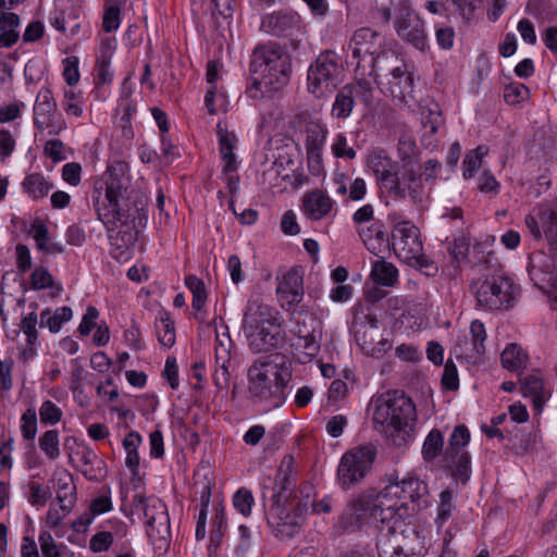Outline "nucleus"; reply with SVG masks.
Wrapping results in <instances>:
<instances>
[{
	"label": "nucleus",
	"instance_id": "f257e3e1",
	"mask_svg": "<svg viewBox=\"0 0 557 557\" xmlns=\"http://www.w3.org/2000/svg\"><path fill=\"white\" fill-rule=\"evenodd\" d=\"M92 201L98 219L109 231L119 224L126 225L145 206L132 187L124 162L108 166L102 178L95 183Z\"/></svg>",
	"mask_w": 557,
	"mask_h": 557
},
{
	"label": "nucleus",
	"instance_id": "f03ea898",
	"mask_svg": "<svg viewBox=\"0 0 557 557\" xmlns=\"http://www.w3.org/2000/svg\"><path fill=\"white\" fill-rule=\"evenodd\" d=\"M252 82L246 94L251 99L272 98L288 83L292 71L289 54L276 42L255 48L250 63Z\"/></svg>",
	"mask_w": 557,
	"mask_h": 557
},
{
	"label": "nucleus",
	"instance_id": "7ed1b4c3",
	"mask_svg": "<svg viewBox=\"0 0 557 557\" xmlns=\"http://www.w3.org/2000/svg\"><path fill=\"white\" fill-rule=\"evenodd\" d=\"M242 330L253 354L276 349L285 339L280 312L258 298L248 299Z\"/></svg>",
	"mask_w": 557,
	"mask_h": 557
},
{
	"label": "nucleus",
	"instance_id": "20e7f679",
	"mask_svg": "<svg viewBox=\"0 0 557 557\" xmlns=\"http://www.w3.org/2000/svg\"><path fill=\"white\" fill-rule=\"evenodd\" d=\"M373 423L387 436L398 437L400 445L411 437L416 424L413 401L398 392H387L373 400Z\"/></svg>",
	"mask_w": 557,
	"mask_h": 557
},
{
	"label": "nucleus",
	"instance_id": "39448f33",
	"mask_svg": "<svg viewBox=\"0 0 557 557\" xmlns=\"http://www.w3.org/2000/svg\"><path fill=\"white\" fill-rule=\"evenodd\" d=\"M369 76H374L383 90L394 99L408 101L413 99V76L396 52L384 50L369 61Z\"/></svg>",
	"mask_w": 557,
	"mask_h": 557
},
{
	"label": "nucleus",
	"instance_id": "423d86ee",
	"mask_svg": "<svg viewBox=\"0 0 557 557\" xmlns=\"http://www.w3.org/2000/svg\"><path fill=\"white\" fill-rule=\"evenodd\" d=\"M478 307L487 311L509 310L520 295V288L509 276L492 273L482 274L470 285Z\"/></svg>",
	"mask_w": 557,
	"mask_h": 557
},
{
	"label": "nucleus",
	"instance_id": "0eeeda50",
	"mask_svg": "<svg viewBox=\"0 0 557 557\" xmlns=\"http://www.w3.org/2000/svg\"><path fill=\"white\" fill-rule=\"evenodd\" d=\"M380 188L395 201H400L408 195L413 203L422 202L425 197L421 174L412 165L397 170V163L387 166L375 175Z\"/></svg>",
	"mask_w": 557,
	"mask_h": 557
},
{
	"label": "nucleus",
	"instance_id": "6e6552de",
	"mask_svg": "<svg viewBox=\"0 0 557 557\" xmlns=\"http://www.w3.org/2000/svg\"><path fill=\"white\" fill-rule=\"evenodd\" d=\"M304 511L305 507L296 499H289L288 494L275 493L267 511V521L272 533L281 540L292 539L300 531Z\"/></svg>",
	"mask_w": 557,
	"mask_h": 557
},
{
	"label": "nucleus",
	"instance_id": "1a4fd4ad",
	"mask_svg": "<svg viewBox=\"0 0 557 557\" xmlns=\"http://www.w3.org/2000/svg\"><path fill=\"white\" fill-rule=\"evenodd\" d=\"M376 455L377 449L371 443L348 449L342 456L337 467V481L339 486L348 491L361 484L371 472Z\"/></svg>",
	"mask_w": 557,
	"mask_h": 557
},
{
	"label": "nucleus",
	"instance_id": "9d476101",
	"mask_svg": "<svg viewBox=\"0 0 557 557\" xmlns=\"http://www.w3.org/2000/svg\"><path fill=\"white\" fill-rule=\"evenodd\" d=\"M133 505L137 511H143L146 532L152 544L158 545L159 549L166 548L171 534L166 505L157 497L139 494L134 496Z\"/></svg>",
	"mask_w": 557,
	"mask_h": 557
},
{
	"label": "nucleus",
	"instance_id": "9b49d317",
	"mask_svg": "<svg viewBox=\"0 0 557 557\" xmlns=\"http://www.w3.org/2000/svg\"><path fill=\"white\" fill-rule=\"evenodd\" d=\"M341 71L338 59L333 52L321 53L308 70L309 91L321 97L327 90L335 88L339 82Z\"/></svg>",
	"mask_w": 557,
	"mask_h": 557
},
{
	"label": "nucleus",
	"instance_id": "f8f14e48",
	"mask_svg": "<svg viewBox=\"0 0 557 557\" xmlns=\"http://www.w3.org/2000/svg\"><path fill=\"white\" fill-rule=\"evenodd\" d=\"M544 251H534L529 256L528 273L534 286L548 296L553 310H557V276L554 272V259Z\"/></svg>",
	"mask_w": 557,
	"mask_h": 557
},
{
	"label": "nucleus",
	"instance_id": "ddd939ff",
	"mask_svg": "<svg viewBox=\"0 0 557 557\" xmlns=\"http://www.w3.org/2000/svg\"><path fill=\"white\" fill-rule=\"evenodd\" d=\"M375 496L376 490L368 488L348 503L341 518V524L345 531L357 530L370 520L380 521Z\"/></svg>",
	"mask_w": 557,
	"mask_h": 557
},
{
	"label": "nucleus",
	"instance_id": "4468645a",
	"mask_svg": "<svg viewBox=\"0 0 557 557\" xmlns=\"http://www.w3.org/2000/svg\"><path fill=\"white\" fill-rule=\"evenodd\" d=\"M214 362V385L220 391L227 389L230 385L231 373L235 371L239 364L236 346L227 331L223 333L216 332Z\"/></svg>",
	"mask_w": 557,
	"mask_h": 557
},
{
	"label": "nucleus",
	"instance_id": "2eb2a0df",
	"mask_svg": "<svg viewBox=\"0 0 557 557\" xmlns=\"http://www.w3.org/2000/svg\"><path fill=\"white\" fill-rule=\"evenodd\" d=\"M383 36L369 27L357 29L348 45L352 60H356V72L369 70V61L384 50H380Z\"/></svg>",
	"mask_w": 557,
	"mask_h": 557
},
{
	"label": "nucleus",
	"instance_id": "dca6fc26",
	"mask_svg": "<svg viewBox=\"0 0 557 557\" xmlns=\"http://www.w3.org/2000/svg\"><path fill=\"white\" fill-rule=\"evenodd\" d=\"M34 125L47 129L49 135H58L65 129V121L57 115V102L48 87H41L34 106Z\"/></svg>",
	"mask_w": 557,
	"mask_h": 557
},
{
	"label": "nucleus",
	"instance_id": "f3484780",
	"mask_svg": "<svg viewBox=\"0 0 557 557\" xmlns=\"http://www.w3.org/2000/svg\"><path fill=\"white\" fill-rule=\"evenodd\" d=\"M385 482L386 485L381 491H376L375 496L380 511V521L382 523L394 521V525L391 529L395 531L396 524L410 516V511L407 503L400 502V497L397 495L398 486L388 480L387 474L385 475Z\"/></svg>",
	"mask_w": 557,
	"mask_h": 557
},
{
	"label": "nucleus",
	"instance_id": "a211bd4d",
	"mask_svg": "<svg viewBox=\"0 0 557 557\" xmlns=\"http://www.w3.org/2000/svg\"><path fill=\"white\" fill-rule=\"evenodd\" d=\"M248 392L255 403L265 406L267 410L281 407L286 400V393L280 392L278 386L267 379L251 366L248 369Z\"/></svg>",
	"mask_w": 557,
	"mask_h": 557
},
{
	"label": "nucleus",
	"instance_id": "6ab92c4d",
	"mask_svg": "<svg viewBox=\"0 0 557 557\" xmlns=\"http://www.w3.org/2000/svg\"><path fill=\"white\" fill-rule=\"evenodd\" d=\"M391 247L403 262L414 259L423 250L417 226L409 221L397 223L392 231Z\"/></svg>",
	"mask_w": 557,
	"mask_h": 557
},
{
	"label": "nucleus",
	"instance_id": "aec40b11",
	"mask_svg": "<svg viewBox=\"0 0 557 557\" xmlns=\"http://www.w3.org/2000/svg\"><path fill=\"white\" fill-rule=\"evenodd\" d=\"M397 36L420 51L428 48V36L422 18L413 10L404 9L395 20Z\"/></svg>",
	"mask_w": 557,
	"mask_h": 557
},
{
	"label": "nucleus",
	"instance_id": "412c9836",
	"mask_svg": "<svg viewBox=\"0 0 557 557\" xmlns=\"http://www.w3.org/2000/svg\"><path fill=\"white\" fill-rule=\"evenodd\" d=\"M251 367L261 371V374H267V379L277 385L280 392L285 393L293 374L292 362L287 356L271 354L255 360Z\"/></svg>",
	"mask_w": 557,
	"mask_h": 557
},
{
	"label": "nucleus",
	"instance_id": "4be33fe9",
	"mask_svg": "<svg viewBox=\"0 0 557 557\" xmlns=\"http://www.w3.org/2000/svg\"><path fill=\"white\" fill-rule=\"evenodd\" d=\"M387 476L392 483L397 484V495L400 499L411 500V511H418L428 506V486L418 476L408 473L400 479L396 472L388 473Z\"/></svg>",
	"mask_w": 557,
	"mask_h": 557
},
{
	"label": "nucleus",
	"instance_id": "5701e85b",
	"mask_svg": "<svg viewBox=\"0 0 557 557\" xmlns=\"http://www.w3.org/2000/svg\"><path fill=\"white\" fill-rule=\"evenodd\" d=\"M549 251L557 257V199L545 200L535 208Z\"/></svg>",
	"mask_w": 557,
	"mask_h": 557
},
{
	"label": "nucleus",
	"instance_id": "b1692460",
	"mask_svg": "<svg viewBox=\"0 0 557 557\" xmlns=\"http://www.w3.org/2000/svg\"><path fill=\"white\" fill-rule=\"evenodd\" d=\"M276 293L283 308L297 306L304 297L301 273L296 269L289 270L278 282Z\"/></svg>",
	"mask_w": 557,
	"mask_h": 557
},
{
	"label": "nucleus",
	"instance_id": "393cba45",
	"mask_svg": "<svg viewBox=\"0 0 557 557\" xmlns=\"http://www.w3.org/2000/svg\"><path fill=\"white\" fill-rule=\"evenodd\" d=\"M358 233L371 253L379 256L389 249L391 242L382 222L373 221L368 226L359 227Z\"/></svg>",
	"mask_w": 557,
	"mask_h": 557
},
{
	"label": "nucleus",
	"instance_id": "a878e982",
	"mask_svg": "<svg viewBox=\"0 0 557 557\" xmlns=\"http://www.w3.org/2000/svg\"><path fill=\"white\" fill-rule=\"evenodd\" d=\"M327 129L320 121L306 124V150L309 163L321 166V151L326 139Z\"/></svg>",
	"mask_w": 557,
	"mask_h": 557
},
{
	"label": "nucleus",
	"instance_id": "bb28decb",
	"mask_svg": "<svg viewBox=\"0 0 557 557\" xmlns=\"http://www.w3.org/2000/svg\"><path fill=\"white\" fill-rule=\"evenodd\" d=\"M335 201L320 189H314L304 195L302 208L310 220H321L327 216L334 209Z\"/></svg>",
	"mask_w": 557,
	"mask_h": 557
},
{
	"label": "nucleus",
	"instance_id": "cd10ccee",
	"mask_svg": "<svg viewBox=\"0 0 557 557\" xmlns=\"http://www.w3.org/2000/svg\"><path fill=\"white\" fill-rule=\"evenodd\" d=\"M216 128L219 148L223 162L222 174L236 172L238 169V162L234 150L237 146V137L233 132H230L224 127L221 122L218 123Z\"/></svg>",
	"mask_w": 557,
	"mask_h": 557
},
{
	"label": "nucleus",
	"instance_id": "c85d7f7f",
	"mask_svg": "<svg viewBox=\"0 0 557 557\" xmlns=\"http://www.w3.org/2000/svg\"><path fill=\"white\" fill-rule=\"evenodd\" d=\"M356 341L361 350L370 357H380L389 348L388 342L382 337L376 326L358 331Z\"/></svg>",
	"mask_w": 557,
	"mask_h": 557
},
{
	"label": "nucleus",
	"instance_id": "c756f323",
	"mask_svg": "<svg viewBox=\"0 0 557 557\" xmlns=\"http://www.w3.org/2000/svg\"><path fill=\"white\" fill-rule=\"evenodd\" d=\"M521 393L531 397L536 411H542L545 401L550 397L549 391L544 387L543 379L537 374H529L520 380Z\"/></svg>",
	"mask_w": 557,
	"mask_h": 557
},
{
	"label": "nucleus",
	"instance_id": "7c9ffc66",
	"mask_svg": "<svg viewBox=\"0 0 557 557\" xmlns=\"http://www.w3.org/2000/svg\"><path fill=\"white\" fill-rule=\"evenodd\" d=\"M297 23V16L293 13L277 12L262 18L261 29L273 36H282L292 29Z\"/></svg>",
	"mask_w": 557,
	"mask_h": 557
},
{
	"label": "nucleus",
	"instance_id": "2f4dec72",
	"mask_svg": "<svg viewBox=\"0 0 557 557\" xmlns=\"http://www.w3.org/2000/svg\"><path fill=\"white\" fill-rule=\"evenodd\" d=\"M443 462L446 468L454 472L455 478L459 481L466 483L469 480L471 467L470 456L467 450L455 451L450 456H446V454H444Z\"/></svg>",
	"mask_w": 557,
	"mask_h": 557
},
{
	"label": "nucleus",
	"instance_id": "473e14b6",
	"mask_svg": "<svg viewBox=\"0 0 557 557\" xmlns=\"http://www.w3.org/2000/svg\"><path fill=\"white\" fill-rule=\"evenodd\" d=\"M154 327L158 342L162 346L171 348L175 344L176 334L174 322L171 320L168 312L162 311L158 314L156 318Z\"/></svg>",
	"mask_w": 557,
	"mask_h": 557
},
{
	"label": "nucleus",
	"instance_id": "72a5a7b5",
	"mask_svg": "<svg viewBox=\"0 0 557 557\" xmlns=\"http://www.w3.org/2000/svg\"><path fill=\"white\" fill-rule=\"evenodd\" d=\"M352 89L345 85L336 95L332 106V114L337 119L348 117L355 107L356 100Z\"/></svg>",
	"mask_w": 557,
	"mask_h": 557
},
{
	"label": "nucleus",
	"instance_id": "f704fd0d",
	"mask_svg": "<svg viewBox=\"0 0 557 557\" xmlns=\"http://www.w3.org/2000/svg\"><path fill=\"white\" fill-rule=\"evenodd\" d=\"M371 276L382 286H393L397 282L398 270L391 262L377 260L372 265Z\"/></svg>",
	"mask_w": 557,
	"mask_h": 557
},
{
	"label": "nucleus",
	"instance_id": "c9c22d12",
	"mask_svg": "<svg viewBox=\"0 0 557 557\" xmlns=\"http://www.w3.org/2000/svg\"><path fill=\"white\" fill-rule=\"evenodd\" d=\"M20 24V17L15 13H3L0 15L1 46L11 47L18 39L16 27Z\"/></svg>",
	"mask_w": 557,
	"mask_h": 557
},
{
	"label": "nucleus",
	"instance_id": "e433bc0d",
	"mask_svg": "<svg viewBox=\"0 0 557 557\" xmlns=\"http://www.w3.org/2000/svg\"><path fill=\"white\" fill-rule=\"evenodd\" d=\"M53 185L40 173H33L25 177L23 188L34 199H40L48 195Z\"/></svg>",
	"mask_w": 557,
	"mask_h": 557
},
{
	"label": "nucleus",
	"instance_id": "4c0bfd02",
	"mask_svg": "<svg viewBox=\"0 0 557 557\" xmlns=\"http://www.w3.org/2000/svg\"><path fill=\"white\" fill-rule=\"evenodd\" d=\"M502 364L509 371H519L525 367L527 355L523 349L515 344H508L500 356Z\"/></svg>",
	"mask_w": 557,
	"mask_h": 557
},
{
	"label": "nucleus",
	"instance_id": "58836bf2",
	"mask_svg": "<svg viewBox=\"0 0 557 557\" xmlns=\"http://www.w3.org/2000/svg\"><path fill=\"white\" fill-rule=\"evenodd\" d=\"M357 73V79L354 84H348V86L352 89L355 100H360L364 103L366 107H371L373 104V86L370 81L366 78L368 74L367 70H360Z\"/></svg>",
	"mask_w": 557,
	"mask_h": 557
},
{
	"label": "nucleus",
	"instance_id": "ea45409f",
	"mask_svg": "<svg viewBox=\"0 0 557 557\" xmlns=\"http://www.w3.org/2000/svg\"><path fill=\"white\" fill-rule=\"evenodd\" d=\"M73 312L70 307L58 308L53 314L49 310H44L40 313L41 325L48 326L49 331L57 333L60 331L63 323L72 319Z\"/></svg>",
	"mask_w": 557,
	"mask_h": 557
},
{
	"label": "nucleus",
	"instance_id": "a19ab883",
	"mask_svg": "<svg viewBox=\"0 0 557 557\" xmlns=\"http://www.w3.org/2000/svg\"><path fill=\"white\" fill-rule=\"evenodd\" d=\"M443 122L444 119L436 104L434 106V109L428 108L426 110L422 111V125L425 132L422 137V141L425 145L432 144L430 137L437 132Z\"/></svg>",
	"mask_w": 557,
	"mask_h": 557
},
{
	"label": "nucleus",
	"instance_id": "79ce46f5",
	"mask_svg": "<svg viewBox=\"0 0 557 557\" xmlns=\"http://www.w3.org/2000/svg\"><path fill=\"white\" fill-rule=\"evenodd\" d=\"M111 52L108 49L101 50L95 64V84L97 86L111 84L113 73L110 70Z\"/></svg>",
	"mask_w": 557,
	"mask_h": 557
},
{
	"label": "nucleus",
	"instance_id": "37998d69",
	"mask_svg": "<svg viewBox=\"0 0 557 557\" xmlns=\"http://www.w3.org/2000/svg\"><path fill=\"white\" fill-rule=\"evenodd\" d=\"M276 486L280 485V491L284 494L295 485V472H294V458L292 456H285L281 462V466L276 475Z\"/></svg>",
	"mask_w": 557,
	"mask_h": 557
},
{
	"label": "nucleus",
	"instance_id": "c03bdc74",
	"mask_svg": "<svg viewBox=\"0 0 557 557\" xmlns=\"http://www.w3.org/2000/svg\"><path fill=\"white\" fill-rule=\"evenodd\" d=\"M444 447V437L440 430L433 429L425 437L422 446V456L425 461H433Z\"/></svg>",
	"mask_w": 557,
	"mask_h": 557
},
{
	"label": "nucleus",
	"instance_id": "a18cd8bd",
	"mask_svg": "<svg viewBox=\"0 0 557 557\" xmlns=\"http://www.w3.org/2000/svg\"><path fill=\"white\" fill-rule=\"evenodd\" d=\"M487 153V148L479 146L478 148L468 152L463 159L462 175L466 180L472 178L475 172L481 168L482 159Z\"/></svg>",
	"mask_w": 557,
	"mask_h": 557
},
{
	"label": "nucleus",
	"instance_id": "49530a36",
	"mask_svg": "<svg viewBox=\"0 0 557 557\" xmlns=\"http://www.w3.org/2000/svg\"><path fill=\"white\" fill-rule=\"evenodd\" d=\"M185 284L193 294V308L197 311H200L207 300L205 283L196 275H188L185 278Z\"/></svg>",
	"mask_w": 557,
	"mask_h": 557
},
{
	"label": "nucleus",
	"instance_id": "de8ad7c7",
	"mask_svg": "<svg viewBox=\"0 0 557 557\" xmlns=\"http://www.w3.org/2000/svg\"><path fill=\"white\" fill-rule=\"evenodd\" d=\"M470 441V432L463 424L457 425L448 441V446L444 454L450 456L455 451H465V447Z\"/></svg>",
	"mask_w": 557,
	"mask_h": 557
},
{
	"label": "nucleus",
	"instance_id": "09e8293b",
	"mask_svg": "<svg viewBox=\"0 0 557 557\" xmlns=\"http://www.w3.org/2000/svg\"><path fill=\"white\" fill-rule=\"evenodd\" d=\"M39 447L45 455L54 460L60 456V438L57 430H48L39 437Z\"/></svg>",
	"mask_w": 557,
	"mask_h": 557
},
{
	"label": "nucleus",
	"instance_id": "8fccbe9b",
	"mask_svg": "<svg viewBox=\"0 0 557 557\" xmlns=\"http://www.w3.org/2000/svg\"><path fill=\"white\" fill-rule=\"evenodd\" d=\"M296 348L302 349L304 354L311 359L317 356L320 350L319 333L315 329H311L310 332L300 335V338L296 341Z\"/></svg>",
	"mask_w": 557,
	"mask_h": 557
},
{
	"label": "nucleus",
	"instance_id": "3c124183",
	"mask_svg": "<svg viewBox=\"0 0 557 557\" xmlns=\"http://www.w3.org/2000/svg\"><path fill=\"white\" fill-rule=\"evenodd\" d=\"M76 487L70 474L58 479L57 483V499L60 504L74 505Z\"/></svg>",
	"mask_w": 557,
	"mask_h": 557
},
{
	"label": "nucleus",
	"instance_id": "603ef678",
	"mask_svg": "<svg viewBox=\"0 0 557 557\" xmlns=\"http://www.w3.org/2000/svg\"><path fill=\"white\" fill-rule=\"evenodd\" d=\"M454 493L450 490H445L440 494V505L436 518V523L442 527L453 515L455 505L453 503Z\"/></svg>",
	"mask_w": 557,
	"mask_h": 557
},
{
	"label": "nucleus",
	"instance_id": "864d4df0",
	"mask_svg": "<svg viewBox=\"0 0 557 557\" xmlns=\"http://www.w3.org/2000/svg\"><path fill=\"white\" fill-rule=\"evenodd\" d=\"M28 500L33 506H45L51 497L50 487L35 481L28 483Z\"/></svg>",
	"mask_w": 557,
	"mask_h": 557
},
{
	"label": "nucleus",
	"instance_id": "5fc2aeb1",
	"mask_svg": "<svg viewBox=\"0 0 557 557\" xmlns=\"http://www.w3.org/2000/svg\"><path fill=\"white\" fill-rule=\"evenodd\" d=\"M21 432L25 440L33 441L37 434V414L34 407L24 411L21 417Z\"/></svg>",
	"mask_w": 557,
	"mask_h": 557
},
{
	"label": "nucleus",
	"instance_id": "6e6d98bb",
	"mask_svg": "<svg viewBox=\"0 0 557 557\" xmlns=\"http://www.w3.org/2000/svg\"><path fill=\"white\" fill-rule=\"evenodd\" d=\"M395 163L396 162H394L383 149L373 150L367 160V165L373 172L374 176L379 174L380 171Z\"/></svg>",
	"mask_w": 557,
	"mask_h": 557
},
{
	"label": "nucleus",
	"instance_id": "4d7b16f0",
	"mask_svg": "<svg viewBox=\"0 0 557 557\" xmlns=\"http://www.w3.org/2000/svg\"><path fill=\"white\" fill-rule=\"evenodd\" d=\"M62 410L53 401L45 400L39 408L41 423L54 425L62 418Z\"/></svg>",
	"mask_w": 557,
	"mask_h": 557
},
{
	"label": "nucleus",
	"instance_id": "13d9d810",
	"mask_svg": "<svg viewBox=\"0 0 557 557\" xmlns=\"http://www.w3.org/2000/svg\"><path fill=\"white\" fill-rule=\"evenodd\" d=\"M252 504V493L247 488H239L233 496L234 507L245 517H248L250 515Z\"/></svg>",
	"mask_w": 557,
	"mask_h": 557
},
{
	"label": "nucleus",
	"instance_id": "bf43d9fd",
	"mask_svg": "<svg viewBox=\"0 0 557 557\" xmlns=\"http://www.w3.org/2000/svg\"><path fill=\"white\" fill-rule=\"evenodd\" d=\"M38 318L35 311L25 315L20 324L21 331L26 335L27 344L34 346L38 339V332L36 325Z\"/></svg>",
	"mask_w": 557,
	"mask_h": 557
},
{
	"label": "nucleus",
	"instance_id": "052dcab7",
	"mask_svg": "<svg viewBox=\"0 0 557 557\" xmlns=\"http://www.w3.org/2000/svg\"><path fill=\"white\" fill-rule=\"evenodd\" d=\"M54 285L51 273L46 268H36L30 275V286L33 289H46Z\"/></svg>",
	"mask_w": 557,
	"mask_h": 557
},
{
	"label": "nucleus",
	"instance_id": "680f3d73",
	"mask_svg": "<svg viewBox=\"0 0 557 557\" xmlns=\"http://www.w3.org/2000/svg\"><path fill=\"white\" fill-rule=\"evenodd\" d=\"M470 334L472 336L473 349L481 355L485 351L484 342L486 339V330L480 320H474L470 324Z\"/></svg>",
	"mask_w": 557,
	"mask_h": 557
},
{
	"label": "nucleus",
	"instance_id": "e2e57ef3",
	"mask_svg": "<svg viewBox=\"0 0 557 557\" xmlns=\"http://www.w3.org/2000/svg\"><path fill=\"white\" fill-rule=\"evenodd\" d=\"M529 89L521 83H511L506 86L504 99L509 104H517L528 98Z\"/></svg>",
	"mask_w": 557,
	"mask_h": 557
},
{
	"label": "nucleus",
	"instance_id": "0e129e2a",
	"mask_svg": "<svg viewBox=\"0 0 557 557\" xmlns=\"http://www.w3.org/2000/svg\"><path fill=\"white\" fill-rule=\"evenodd\" d=\"M62 107L69 115L78 117L83 113L81 96L73 90H66L64 92Z\"/></svg>",
	"mask_w": 557,
	"mask_h": 557
},
{
	"label": "nucleus",
	"instance_id": "69168bd1",
	"mask_svg": "<svg viewBox=\"0 0 557 557\" xmlns=\"http://www.w3.org/2000/svg\"><path fill=\"white\" fill-rule=\"evenodd\" d=\"M121 23V10L117 5H110L107 8L103 20L102 28L106 33L114 32L119 28Z\"/></svg>",
	"mask_w": 557,
	"mask_h": 557
},
{
	"label": "nucleus",
	"instance_id": "338daca9",
	"mask_svg": "<svg viewBox=\"0 0 557 557\" xmlns=\"http://www.w3.org/2000/svg\"><path fill=\"white\" fill-rule=\"evenodd\" d=\"M238 533L239 536L234 547V557H246L251 547V535L249 529L244 524L239 525Z\"/></svg>",
	"mask_w": 557,
	"mask_h": 557
},
{
	"label": "nucleus",
	"instance_id": "774afa93",
	"mask_svg": "<svg viewBox=\"0 0 557 557\" xmlns=\"http://www.w3.org/2000/svg\"><path fill=\"white\" fill-rule=\"evenodd\" d=\"M113 543V535L111 532L101 531L91 536L89 547L95 553L107 552Z\"/></svg>",
	"mask_w": 557,
	"mask_h": 557
}]
</instances>
